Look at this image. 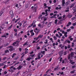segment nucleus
Returning a JSON list of instances; mask_svg holds the SVG:
<instances>
[{
	"instance_id": "f257e3e1",
	"label": "nucleus",
	"mask_w": 76,
	"mask_h": 76,
	"mask_svg": "<svg viewBox=\"0 0 76 76\" xmlns=\"http://www.w3.org/2000/svg\"><path fill=\"white\" fill-rule=\"evenodd\" d=\"M22 23H23L22 25L23 28H24V27H25V26L27 25V21H25L24 20H23L21 22Z\"/></svg>"
},
{
	"instance_id": "f03ea898",
	"label": "nucleus",
	"mask_w": 76,
	"mask_h": 76,
	"mask_svg": "<svg viewBox=\"0 0 76 76\" xmlns=\"http://www.w3.org/2000/svg\"><path fill=\"white\" fill-rule=\"evenodd\" d=\"M34 31L36 33V34L38 35L39 32H40V29H38L37 28H36L35 30H34Z\"/></svg>"
},
{
	"instance_id": "7ed1b4c3",
	"label": "nucleus",
	"mask_w": 76,
	"mask_h": 76,
	"mask_svg": "<svg viewBox=\"0 0 76 76\" xmlns=\"http://www.w3.org/2000/svg\"><path fill=\"white\" fill-rule=\"evenodd\" d=\"M8 48H10L9 49V50L10 52H12V51H13V46H8Z\"/></svg>"
},
{
	"instance_id": "20e7f679",
	"label": "nucleus",
	"mask_w": 76,
	"mask_h": 76,
	"mask_svg": "<svg viewBox=\"0 0 76 76\" xmlns=\"http://www.w3.org/2000/svg\"><path fill=\"white\" fill-rule=\"evenodd\" d=\"M10 14L11 15V18H13L14 16V14H13V11L11 10L10 12Z\"/></svg>"
},
{
	"instance_id": "39448f33",
	"label": "nucleus",
	"mask_w": 76,
	"mask_h": 76,
	"mask_svg": "<svg viewBox=\"0 0 76 76\" xmlns=\"http://www.w3.org/2000/svg\"><path fill=\"white\" fill-rule=\"evenodd\" d=\"M9 50L7 49L5 50L4 53L5 54H9Z\"/></svg>"
},
{
	"instance_id": "423d86ee",
	"label": "nucleus",
	"mask_w": 76,
	"mask_h": 76,
	"mask_svg": "<svg viewBox=\"0 0 76 76\" xmlns=\"http://www.w3.org/2000/svg\"><path fill=\"white\" fill-rule=\"evenodd\" d=\"M62 6H64V4H65V0H62Z\"/></svg>"
},
{
	"instance_id": "0eeeda50",
	"label": "nucleus",
	"mask_w": 76,
	"mask_h": 76,
	"mask_svg": "<svg viewBox=\"0 0 76 76\" xmlns=\"http://www.w3.org/2000/svg\"><path fill=\"white\" fill-rule=\"evenodd\" d=\"M22 66H21L19 65L18 67L16 68V69H18V70H19L20 69H22Z\"/></svg>"
},
{
	"instance_id": "6e6552de",
	"label": "nucleus",
	"mask_w": 76,
	"mask_h": 76,
	"mask_svg": "<svg viewBox=\"0 0 76 76\" xmlns=\"http://www.w3.org/2000/svg\"><path fill=\"white\" fill-rule=\"evenodd\" d=\"M17 54L16 53H14L12 54V58H14L15 57V56H16Z\"/></svg>"
},
{
	"instance_id": "1a4fd4ad",
	"label": "nucleus",
	"mask_w": 76,
	"mask_h": 76,
	"mask_svg": "<svg viewBox=\"0 0 76 76\" xmlns=\"http://www.w3.org/2000/svg\"><path fill=\"white\" fill-rule=\"evenodd\" d=\"M59 53L60 56H62L63 55V51H61V52H59Z\"/></svg>"
},
{
	"instance_id": "9d476101",
	"label": "nucleus",
	"mask_w": 76,
	"mask_h": 76,
	"mask_svg": "<svg viewBox=\"0 0 76 76\" xmlns=\"http://www.w3.org/2000/svg\"><path fill=\"white\" fill-rule=\"evenodd\" d=\"M9 43L7 42L5 44H4V46L5 47H7V46H8L9 45Z\"/></svg>"
},
{
	"instance_id": "9b49d317",
	"label": "nucleus",
	"mask_w": 76,
	"mask_h": 76,
	"mask_svg": "<svg viewBox=\"0 0 76 76\" xmlns=\"http://www.w3.org/2000/svg\"><path fill=\"white\" fill-rule=\"evenodd\" d=\"M68 60H69L70 58H71V56H70V54H68Z\"/></svg>"
},
{
	"instance_id": "f8f14e48",
	"label": "nucleus",
	"mask_w": 76,
	"mask_h": 76,
	"mask_svg": "<svg viewBox=\"0 0 76 76\" xmlns=\"http://www.w3.org/2000/svg\"><path fill=\"white\" fill-rule=\"evenodd\" d=\"M71 57H73V56H74V53L73 52H72L71 53Z\"/></svg>"
},
{
	"instance_id": "ddd939ff",
	"label": "nucleus",
	"mask_w": 76,
	"mask_h": 76,
	"mask_svg": "<svg viewBox=\"0 0 76 76\" xmlns=\"http://www.w3.org/2000/svg\"><path fill=\"white\" fill-rule=\"evenodd\" d=\"M42 37H43V35H39L38 36V37L39 38H42Z\"/></svg>"
},
{
	"instance_id": "4468645a",
	"label": "nucleus",
	"mask_w": 76,
	"mask_h": 76,
	"mask_svg": "<svg viewBox=\"0 0 76 76\" xmlns=\"http://www.w3.org/2000/svg\"><path fill=\"white\" fill-rule=\"evenodd\" d=\"M73 16V15H69L68 16V18H72V16Z\"/></svg>"
},
{
	"instance_id": "2eb2a0df",
	"label": "nucleus",
	"mask_w": 76,
	"mask_h": 76,
	"mask_svg": "<svg viewBox=\"0 0 76 76\" xmlns=\"http://www.w3.org/2000/svg\"><path fill=\"white\" fill-rule=\"evenodd\" d=\"M37 5L36 4H34V10L36 9H37Z\"/></svg>"
},
{
	"instance_id": "dca6fc26",
	"label": "nucleus",
	"mask_w": 76,
	"mask_h": 76,
	"mask_svg": "<svg viewBox=\"0 0 76 76\" xmlns=\"http://www.w3.org/2000/svg\"><path fill=\"white\" fill-rule=\"evenodd\" d=\"M72 10L74 11H75V12H76V7H74L72 8Z\"/></svg>"
},
{
	"instance_id": "f3484780",
	"label": "nucleus",
	"mask_w": 76,
	"mask_h": 76,
	"mask_svg": "<svg viewBox=\"0 0 76 76\" xmlns=\"http://www.w3.org/2000/svg\"><path fill=\"white\" fill-rule=\"evenodd\" d=\"M19 64V62H17L15 64L14 66H16V65H17V64Z\"/></svg>"
},
{
	"instance_id": "a211bd4d",
	"label": "nucleus",
	"mask_w": 76,
	"mask_h": 76,
	"mask_svg": "<svg viewBox=\"0 0 76 76\" xmlns=\"http://www.w3.org/2000/svg\"><path fill=\"white\" fill-rule=\"evenodd\" d=\"M57 22H58V20L57 19L55 20V22L54 23H55V24H57Z\"/></svg>"
},
{
	"instance_id": "6ab92c4d",
	"label": "nucleus",
	"mask_w": 76,
	"mask_h": 76,
	"mask_svg": "<svg viewBox=\"0 0 76 76\" xmlns=\"http://www.w3.org/2000/svg\"><path fill=\"white\" fill-rule=\"evenodd\" d=\"M75 70H74L73 71H71L70 72V73H71V74H73V73H75Z\"/></svg>"
},
{
	"instance_id": "aec40b11",
	"label": "nucleus",
	"mask_w": 76,
	"mask_h": 76,
	"mask_svg": "<svg viewBox=\"0 0 76 76\" xmlns=\"http://www.w3.org/2000/svg\"><path fill=\"white\" fill-rule=\"evenodd\" d=\"M28 42H26L23 45V46H25V45H28V44L27 43Z\"/></svg>"
},
{
	"instance_id": "412c9836",
	"label": "nucleus",
	"mask_w": 76,
	"mask_h": 76,
	"mask_svg": "<svg viewBox=\"0 0 76 76\" xmlns=\"http://www.w3.org/2000/svg\"><path fill=\"white\" fill-rule=\"evenodd\" d=\"M19 58V57L18 56H17L16 58H14V60H16L18 59Z\"/></svg>"
},
{
	"instance_id": "4be33fe9",
	"label": "nucleus",
	"mask_w": 76,
	"mask_h": 76,
	"mask_svg": "<svg viewBox=\"0 0 76 76\" xmlns=\"http://www.w3.org/2000/svg\"><path fill=\"white\" fill-rule=\"evenodd\" d=\"M21 55H22V56H21V58H23V57H24V56L25 55V54H24V53H22Z\"/></svg>"
},
{
	"instance_id": "5701e85b",
	"label": "nucleus",
	"mask_w": 76,
	"mask_h": 76,
	"mask_svg": "<svg viewBox=\"0 0 76 76\" xmlns=\"http://www.w3.org/2000/svg\"><path fill=\"white\" fill-rule=\"evenodd\" d=\"M45 12L46 13V15H47V14H48V10H46L45 11Z\"/></svg>"
},
{
	"instance_id": "b1692460",
	"label": "nucleus",
	"mask_w": 76,
	"mask_h": 76,
	"mask_svg": "<svg viewBox=\"0 0 76 76\" xmlns=\"http://www.w3.org/2000/svg\"><path fill=\"white\" fill-rule=\"evenodd\" d=\"M3 11H1L0 12V17L3 15Z\"/></svg>"
},
{
	"instance_id": "393cba45",
	"label": "nucleus",
	"mask_w": 76,
	"mask_h": 76,
	"mask_svg": "<svg viewBox=\"0 0 76 76\" xmlns=\"http://www.w3.org/2000/svg\"><path fill=\"white\" fill-rule=\"evenodd\" d=\"M66 42L67 41V43H68V44H70V41L69 40H66L65 41Z\"/></svg>"
},
{
	"instance_id": "a878e982",
	"label": "nucleus",
	"mask_w": 76,
	"mask_h": 76,
	"mask_svg": "<svg viewBox=\"0 0 76 76\" xmlns=\"http://www.w3.org/2000/svg\"><path fill=\"white\" fill-rule=\"evenodd\" d=\"M64 56H66V55H67V51H65L64 52Z\"/></svg>"
},
{
	"instance_id": "bb28decb",
	"label": "nucleus",
	"mask_w": 76,
	"mask_h": 76,
	"mask_svg": "<svg viewBox=\"0 0 76 76\" xmlns=\"http://www.w3.org/2000/svg\"><path fill=\"white\" fill-rule=\"evenodd\" d=\"M45 41L46 42H44V43H45V44H47V43H48V40H47V39H46V40H45Z\"/></svg>"
},
{
	"instance_id": "cd10ccee",
	"label": "nucleus",
	"mask_w": 76,
	"mask_h": 76,
	"mask_svg": "<svg viewBox=\"0 0 76 76\" xmlns=\"http://www.w3.org/2000/svg\"><path fill=\"white\" fill-rule=\"evenodd\" d=\"M16 44V42H14L12 44V45H13V46H15V45Z\"/></svg>"
},
{
	"instance_id": "c85d7f7f",
	"label": "nucleus",
	"mask_w": 76,
	"mask_h": 76,
	"mask_svg": "<svg viewBox=\"0 0 76 76\" xmlns=\"http://www.w3.org/2000/svg\"><path fill=\"white\" fill-rule=\"evenodd\" d=\"M64 60L66 61L67 63H68L69 62V61L67 60V58H66Z\"/></svg>"
},
{
	"instance_id": "c756f323",
	"label": "nucleus",
	"mask_w": 76,
	"mask_h": 76,
	"mask_svg": "<svg viewBox=\"0 0 76 76\" xmlns=\"http://www.w3.org/2000/svg\"><path fill=\"white\" fill-rule=\"evenodd\" d=\"M12 28V25H11L8 28V29H11Z\"/></svg>"
},
{
	"instance_id": "7c9ffc66",
	"label": "nucleus",
	"mask_w": 76,
	"mask_h": 76,
	"mask_svg": "<svg viewBox=\"0 0 76 76\" xmlns=\"http://www.w3.org/2000/svg\"><path fill=\"white\" fill-rule=\"evenodd\" d=\"M16 42H17V43H19L20 42V40L19 39H18L16 41Z\"/></svg>"
},
{
	"instance_id": "2f4dec72",
	"label": "nucleus",
	"mask_w": 76,
	"mask_h": 76,
	"mask_svg": "<svg viewBox=\"0 0 76 76\" xmlns=\"http://www.w3.org/2000/svg\"><path fill=\"white\" fill-rule=\"evenodd\" d=\"M75 18H76L75 17H74L71 18L72 20H75Z\"/></svg>"
},
{
	"instance_id": "473e14b6",
	"label": "nucleus",
	"mask_w": 76,
	"mask_h": 76,
	"mask_svg": "<svg viewBox=\"0 0 76 76\" xmlns=\"http://www.w3.org/2000/svg\"><path fill=\"white\" fill-rule=\"evenodd\" d=\"M31 59H30V58H28L27 59H26V60H28V61H30Z\"/></svg>"
},
{
	"instance_id": "72a5a7b5",
	"label": "nucleus",
	"mask_w": 76,
	"mask_h": 76,
	"mask_svg": "<svg viewBox=\"0 0 76 76\" xmlns=\"http://www.w3.org/2000/svg\"><path fill=\"white\" fill-rule=\"evenodd\" d=\"M14 31H15V32L16 33V32H17V31H18V30L15 28L14 29Z\"/></svg>"
},
{
	"instance_id": "f704fd0d",
	"label": "nucleus",
	"mask_w": 76,
	"mask_h": 76,
	"mask_svg": "<svg viewBox=\"0 0 76 76\" xmlns=\"http://www.w3.org/2000/svg\"><path fill=\"white\" fill-rule=\"evenodd\" d=\"M65 45H63L62 46V47H61V49H63V48H64V47Z\"/></svg>"
},
{
	"instance_id": "c9c22d12",
	"label": "nucleus",
	"mask_w": 76,
	"mask_h": 76,
	"mask_svg": "<svg viewBox=\"0 0 76 76\" xmlns=\"http://www.w3.org/2000/svg\"><path fill=\"white\" fill-rule=\"evenodd\" d=\"M51 19H52V18H56V17H54V16H52L50 17Z\"/></svg>"
},
{
	"instance_id": "e433bc0d",
	"label": "nucleus",
	"mask_w": 76,
	"mask_h": 76,
	"mask_svg": "<svg viewBox=\"0 0 76 76\" xmlns=\"http://www.w3.org/2000/svg\"><path fill=\"white\" fill-rule=\"evenodd\" d=\"M53 38L55 40H56V39H57V37L56 36H54Z\"/></svg>"
},
{
	"instance_id": "4c0bfd02",
	"label": "nucleus",
	"mask_w": 76,
	"mask_h": 76,
	"mask_svg": "<svg viewBox=\"0 0 76 76\" xmlns=\"http://www.w3.org/2000/svg\"><path fill=\"white\" fill-rule=\"evenodd\" d=\"M31 36H33L34 35H35V34L34 32L31 33Z\"/></svg>"
},
{
	"instance_id": "58836bf2",
	"label": "nucleus",
	"mask_w": 76,
	"mask_h": 76,
	"mask_svg": "<svg viewBox=\"0 0 76 76\" xmlns=\"http://www.w3.org/2000/svg\"><path fill=\"white\" fill-rule=\"evenodd\" d=\"M50 71V69L48 70L46 72V73L47 74L48 73V72H49Z\"/></svg>"
},
{
	"instance_id": "ea45409f",
	"label": "nucleus",
	"mask_w": 76,
	"mask_h": 76,
	"mask_svg": "<svg viewBox=\"0 0 76 76\" xmlns=\"http://www.w3.org/2000/svg\"><path fill=\"white\" fill-rule=\"evenodd\" d=\"M72 69H74L76 67V66L75 65H74L72 67Z\"/></svg>"
},
{
	"instance_id": "a19ab883",
	"label": "nucleus",
	"mask_w": 76,
	"mask_h": 76,
	"mask_svg": "<svg viewBox=\"0 0 76 76\" xmlns=\"http://www.w3.org/2000/svg\"><path fill=\"white\" fill-rule=\"evenodd\" d=\"M30 56L31 57H34V56H35V54L31 55H30Z\"/></svg>"
},
{
	"instance_id": "79ce46f5",
	"label": "nucleus",
	"mask_w": 76,
	"mask_h": 76,
	"mask_svg": "<svg viewBox=\"0 0 76 76\" xmlns=\"http://www.w3.org/2000/svg\"><path fill=\"white\" fill-rule=\"evenodd\" d=\"M71 31V29H69L67 30L66 31L67 32H69V31Z\"/></svg>"
},
{
	"instance_id": "37998d69",
	"label": "nucleus",
	"mask_w": 76,
	"mask_h": 76,
	"mask_svg": "<svg viewBox=\"0 0 76 76\" xmlns=\"http://www.w3.org/2000/svg\"><path fill=\"white\" fill-rule=\"evenodd\" d=\"M74 6V4H72L70 6V8H72V7H73Z\"/></svg>"
},
{
	"instance_id": "c03bdc74",
	"label": "nucleus",
	"mask_w": 76,
	"mask_h": 76,
	"mask_svg": "<svg viewBox=\"0 0 76 76\" xmlns=\"http://www.w3.org/2000/svg\"><path fill=\"white\" fill-rule=\"evenodd\" d=\"M50 23H49V24H48V27H50L51 26V25H50Z\"/></svg>"
},
{
	"instance_id": "a18cd8bd",
	"label": "nucleus",
	"mask_w": 76,
	"mask_h": 76,
	"mask_svg": "<svg viewBox=\"0 0 76 76\" xmlns=\"http://www.w3.org/2000/svg\"><path fill=\"white\" fill-rule=\"evenodd\" d=\"M67 48H70V45H68L67 46Z\"/></svg>"
},
{
	"instance_id": "49530a36",
	"label": "nucleus",
	"mask_w": 76,
	"mask_h": 76,
	"mask_svg": "<svg viewBox=\"0 0 76 76\" xmlns=\"http://www.w3.org/2000/svg\"><path fill=\"white\" fill-rule=\"evenodd\" d=\"M15 7H17V8H19V7H18V4H16L15 5Z\"/></svg>"
},
{
	"instance_id": "de8ad7c7",
	"label": "nucleus",
	"mask_w": 76,
	"mask_h": 76,
	"mask_svg": "<svg viewBox=\"0 0 76 76\" xmlns=\"http://www.w3.org/2000/svg\"><path fill=\"white\" fill-rule=\"evenodd\" d=\"M65 69V67H62L61 68V70H64V69Z\"/></svg>"
},
{
	"instance_id": "09e8293b",
	"label": "nucleus",
	"mask_w": 76,
	"mask_h": 76,
	"mask_svg": "<svg viewBox=\"0 0 76 76\" xmlns=\"http://www.w3.org/2000/svg\"><path fill=\"white\" fill-rule=\"evenodd\" d=\"M75 44V43H74V42H72V47H74V45Z\"/></svg>"
},
{
	"instance_id": "8fccbe9b",
	"label": "nucleus",
	"mask_w": 76,
	"mask_h": 76,
	"mask_svg": "<svg viewBox=\"0 0 76 76\" xmlns=\"http://www.w3.org/2000/svg\"><path fill=\"white\" fill-rule=\"evenodd\" d=\"M62 59H63V58L62 57L59 60V61H60V62H61V61H62Z\"/></svg>"
},
{
	"instance_id": "3c124183",
	"label": "nucleus",
	"mask_w": 76,
	"mask_h": 76,
	"mask_svg": "<svg viewBox=\"0 0 76 76\" xmlns=\"http://www.w3.org/2000/svg\"><path fill=\"white\" fill-rule=\"evenodd\" d=\"M20 71H19L17 73V76H18V75H19V73H20Z\"/></svg>"
},
{
	"instance_id": "603ef678",
	"label": "nucleus",
	"mask_w": 76,
	"mask_h": 76,
	"mask_svg": "<svg viewBox=\"0 0 76 76\" xmlns=\"http://www.w3.org/2000/svg\"><path fill=\"white\" fill-rule=\"evenodd\" d=\"M72 50V51L73 50V48H71L69 49V51H71Z\"/></svg>"
},
{
	"instance_id": "864d4df0",
	"label": "nucleus",
	"mask_w": 76,
	"mask_h": 76,
	"mask_svg": "<svg viewBox=\"0 0 76 76\" xmlns=\"http://www.w3.org/2000/svg\"><path fill=\"white\" fill-rule=\"evenodd\" d=\"M2 37H4L5 38H6V37H7L6 36V35H2Z\"/></svg>"
},
{
	"instance_id": "5fc2aeb1",
	"label": "nucleus",
	"mask_w": 76,
	"mask_h": 76,
	"mask_svg": "<svg viewBox=\"0 0 76 76\" xmlns=\"http://www.w3.org/2000/svg\"><path fill=\"white\" fill-rule=\"evenodd\" d=\"M45 51H43L42 52V54H45Z\"/></svg>"
},
{
	"instance_id": "6e6d98bb",
	"label": "nucleus",
	"mask_w": 76,
	"mask_h": 76,
	"mask_svg": "<svg viewBox=\"0 0 76 76\" xmlns=\"http://www.w3.org/2000/svg\"><path fill=\"white\" fill-rule=\"evenodd\" d=\"M75 62H72L71 63V64H75Z\"/></svg>"
},
{
	"instance_id": "4d7b16f0",
	"label": "nucleus",
	"mask_w": 76,
	"mask_h": 76,
	"mask_svg": "<svg viewBox=\"0 0 76 76\" xmlns=\"http://www.w3.org/2000/svg\"><path fill=\"white\" fill-rule=\"evenodd\" d=\"M14 67V66H10V69H13V68Z\"/></svg>"
},
{
	"instance_id": "13d9d810",
	"label": "nucleus",
	"mask_w": 76,
	"mask_h": 76,
	"mask_svg": "<svg viewBox=\"0 0 76 76\" xmlns=\"http://www.w3.org/2000/svg\"><path fill=\"white\" fill-rule=\"evenodd\" d=\"M42 43H43V42H42V41H41V42H39L38 43V44H42Z\"/></svg>"
},
{
	"instance_id": "bf43d9fd",
	"label": "nucleus",
	"mask_w": 76,
	"mask_h": 76,
	"mask_svg": "<svg viewBox=\"0 0 76 76\" xmlns=\"http://www.w3.org/2000/svg\"><path fill=\"white\" fill-rule=\"evenodd\" d=\"M23 58H21V59H20V61H22L23 60Z\"/></svg>"
},
{
	"instance_id": "052dcab7",
	"label": "nucleus",
	"mask_w": 76,
	"mask_h": 76,
	"mask_svg": "<svg viewBox=\"0 0 76 76\" xmlns=\"http://www.w3.org/2000/svg\"><path fill=\"white\" fill-rule=\"evenodd\" d=\"M6 58H7V57H4L3 59L4 60H5L6 59Z\"/></svg>"
},
{
	"instance_id": "680f3d73",
	"label": "nucleus",
	"mask_w": 76,
	"mask_h": 76,
	"mask_svg": "<svg viewBox=\"0 0 76 76\" xmlns=\"http://www.w3.org/2000/svg\"><path fill=\"white\" fill-rule=\"evenodd\" d=\"M6 65H4V66L3 67V69H6Z\"/></svg>"
},
{
	"instance_id": "e2e57ef3",
	"label": "nucleus",
	"mask_w": 76,
	"mask_h": 76,
	"mask_svg": "<svg viewBox=\"0 0 76 76\" xmlns=\"http://www.w3.org/2000/svg\"><path fill=\"white\" fill-rule=\"evenodd\" d=\"M74 28L75 27H74L73 26H72L70 27V28H71V29H74Z\"/></svg>"
},
{
	"instance_id": "0e129e2a",
	"label": "nucleus",
	"mask_w": 76,
	"mask_h": 76,
	"mask_svg": "<svg viewBox=\"0 0 76 76\" xmlns=\"http://www.w3.org/2000/svg\"><path fill=\"white\" fill-rule=\"evenodd\" d=\"M37 58L38 59H40L41 58V56H37Z\"/></svg>"
},
{
	"instance_id": "69168bd1",
	"label": "nucleus",
	"mask_w": 76,
	"mask_h": 76,
	"mask_svg": "<svg viewBox=\"0 0 76 76\" xmlns=\"http://www.w3.org/2000/svg\"><path fill=\"white\" fill-rule=\"evenodd\" d=\"M41 53H38V54H37V56H41Z\"/></svg>"
},
{
	"instance_id": "338daca9",
	"label": "nucleus",
	"mask_w": 76,
	"mask_h": 76,
	"mask_svg": "<svg viewBox=\"0 0 76 76\" xmlns=\"http://www.w3.org/2000/svg\"><path fill=\"white\" fill-rule=\"evenodd\" d=\"M76 25V24L75 23H73L72 24L73 26H75V25Z\"/></svg>"
},
{
	"instance_id": "774afa93",
	"label": "nucleus",
	"mask_w": 76,
	"mask_h": 76,
	"mask_svg": "<svg viewBox=\"0 0 76 76\" xmlns=\"http://www.w3.org/2000/svg\"><path fill=\"white\" fill-rule=\"evenodd\" d=\"M62 63H64V60H62Z\"/></svg>"
}]
</instances>
